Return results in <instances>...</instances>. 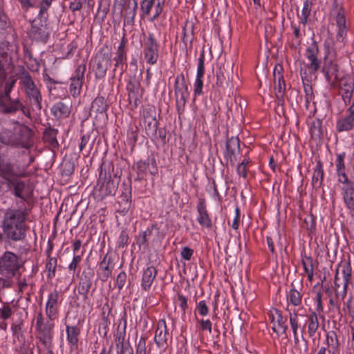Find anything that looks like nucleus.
Returning a JSON list of instances; mask_svg holds the SVG:
<instances>
[{
    "label": "nucleus",
    "mask_w": 354,
    "mask_h": 354,
    "mask_svg": "<svg viewBox=\"0 0 354 354\" xmlns=\"http://www.w3.org/2000/svg\"><path fill=\"white\" fill-rule=\"evenodd\" d=\"M107 109L108 104L104 97L98 96L92 102L90 114L95 115V117L100 115L102 118H106Z\"/></svg>",
    "instance_id": "obj_18"
},
{
    "label": "nucleus",
    "mask_w": 354,
    "mask_h": 354,
    "mask_svg": "<svg viewBox=\"0 0 354 354\" xmlns=\"http://www.w3.org/2000/svg\"><path fill=\"white\" fill-rule=\"evenodd\" d=\"M289 317H290V326H291V328H292V330L293 332V335H294V340H295V344H297L299 341V338L297 336V330H298V328L299 327V321H298V315L295 311L293 313H290Z\"/></svg>",
    "instance_id": "obj_44"
},
{
    "label": "nucleus",
    "mask_w": 354,
    "mask_h": 354,
    "mask_svg": "<svg viewBox=\"0 0 354 354\" xmlns=\"http://www.w3.org/2000/svg\"><path fill=\"white\" fill-rule=\"evenodd\" d=\"M156 111L154 107H149L143 111V122L146 133L149 136L156 135L158 121Z\"/></svg>",
    "instance_id": "obj_8"
},
{
    "label": "nucleus",
    "mask_w": 354,
    "mask_h": 354,
    "mask_svg": "<svg viewBox=\"0 0 354 354\" xmlns=\"http://www.w3.org/2000/svg\"><path fill=\"white\" fill-rule=\"evenodd\" d=\"M54 328V324L50 319L46 322H44L39 326H36V330H53Z\"/></svg>",
    "instance_id": "obj_61"
},
{
    "label": "nucleus",
    "mask_w": 354,
    "mask_h": 354,
    "mask_svg": "<svg viewBox=\"0 0 354 354\" xmlns=\"http://www.w3.org/2000/svg\"><path fill=\"white\" fill-rule=\"evenodd\" d=\"M13 185V192L14 194L19 198H25V195L24 194V191L25 189V184L22 181L16 180L12 183Z\"/></svg>",
    "instance_id": "obj_49"
},
{
    "label": "nucleus",
    "mask_w": 354,
    "mask_h": 354,
    "mask_svg": "<svg viewBox=\"0 0 354 354\" xmlns=\"http://www.w3.org/2000/svg\"><path fill=\"white\" fill-rule=\"evenodd\" d=\"M137 7V1L131 0L130 3H127L125 7L120 9L121 14L124 17L128 22L133 21L136 17Z\"/></svg>",
    "instance_id": "obj_29"
},
{
    "label": "nucleus",
    "mask_w": 354,
    "mask_h": 354,
    "mask_svg": "<svg viewBox=\"0 0 354 354\" xmlns=\"http://www.w3.org/2000/svg\"><path fill=\"white\" fill-rule=\"evenodd\" d=\"M343 198L347 207L354 212V188H344L343 190Z\"/></svg>",
    "instance_id": "obj_39"
},
{
    "label": "nucleus",
    "mask_w": 354,
    "mask_h": 354,
    "mask_svg": "<svg viewBox=\"0 0 354 354\" xmlns=\"http://www.w3.org/2000/svg\"><path fill=\"white\" fill-rule=\"evenodd\" d=\"M145 59L148 64L156 63L158 57V44L152 34H149L145 47Z\"/></svg>",
    "instance_id": "obj_11"
},
{
    "label": "nucleus",
    "mask_w": 354,
    "mask_h": 354,
    "mask_svg": "<svg viewBox=\"0 0 354 354\" xmlns=\"http://www.w3.org/2000/svg\"><path fill=\"white\" fill-rule=\"evenodd\" d=\"M16 80L12 78H10L7 80L6 85H5V97L6 100H10V93L11 90L12 89Z\"/></svg>",
    "instance_id": "obj_59"
},
{
    "label": "nucleus",
    "mask_w": 354,
    "mask_h": 354,
    "mask_svg": "<svg viewBox=\"0 0 354 354\" xmlns=\"http://www.w3.org/2000/svg\"><path fill=\"white\" fill-rule=\"evenodd\" d=\"M127 281V274L124 272L118 274L116 279V286L119 290H121L125 285Z\"/></svg>",
    "instance_id": "obj_64"
},
{
    "label": "nucleus",
    "mask_w": 354,
    "mask_h": 354,
    "mask_svg": "<svg viewBox=\"0 0 354 354\" xmlns=\"http://www.w3.org/2000/svg\"><path fill=\"white\" fill-rule=\"evenodd\" d=\"M21 266L18 257L11 252H6L0 258V274L8 278L14 277Z\"/></svg>",
    "instance_id": "obj_6"
},
{
    "label": "nucleus",
    "mask_w": 354,
    "mask_h": 354,
    "mask_svg": "<svg viewBox=\"0 0 354 354\" xmlns=\"http://www.w3.org/2000/svg\"><path fill=\"white\" fill-rule=\"evenodd\" d=\"M312 1L310 0H306L304 2V6L301 11V23L305 26L308 22V16L310 14L311 9H312Z\"/></svg>",
    "instance_id": "obj_47"
},
{
    "label": "nucleus",
    "mask_w": 354,
    "mask_h": 354,
    "mask_svg": "<svg viewBox=\"0 0 354 354\" xmlns=\"http://www.w3.org/2000/svg\"><path fill=\"white\" fill-rule=\"evenodd\" d=\"M80 333V329L76 326H66L67 340L71 346H76L77 345Z\"/></svg>",
    "instance_id": "obj_36"
},
{
    "label": "nucleus",
    "mask_w": 354,
    "mask_h": 354,
    "mask_svg": "<svg viewBox=\"0 0 354 354\" xmlns=\"http://www.w3.org/2000/svg\"><path fill=\"white\" fill-rule=\"evenodd\" d=\"M169 330L165 319H160L157 323L154 341L159 348H166L169 337Z\"/></svg>",
    "instance_id": "obj_12"
},
{
    "label": "nucleus",
    "mask_w": 354,
    "mask_h": 354,
    "mask_svg": "<svg viewBox=\"0 0 354 354\" xmlns=\"http://www.w3.org/2000/svg\"><path fill=\"white\" fill-rule=\"evenodd\" d=\"M12 315V308L8 304H4L3 307L0 308V317L3 319H8Z\"/></svg>",
    "instance_id": "obj_57"
},
{
    "label": "nucleus",
    "mask_w": 354,
    "mask_h": 354,
    "mask_svg": "<svg viewBox=\"0 0 354 354\" xmlns=\"http://www.w3.org/2000/svg\"><path fill=\"white\" fill-rule=\"evenodd\" d=\"M306 80H303L304 88L305 91L306 106L307 109L315 108V102H314V94L312 86Z\"/></svg>",
    "instance_id": "obj_34"
},
{
    "label": "nucleus",
    "mask_w": 354,
    "mask_h": 354,
    "mask_svg": "<svg viewBox=\"0 0 354 354\" xmlns=\"http://www.w3.org/2000/svg\"><path fill=\"white\" fill-rule=\"evenodd\" d=\"M153 230H159L157 225H153L150 228H148L145 231L140 233L137 240L138 244L140 245L146 244L148 241L147 237L151 234Z\"/></svg>",
    "instance_id": "obj_48"
},
{
    "label": "nucleus",
    "mask_w": 354,
    "mask_h": 354,
    "mask_svg": "<svg viewBox=\"0 0 354 354\" xmlns=\"http://www.w3.org/2000/svg\"><path fill=\"white\" fill-rule=\"evenodd\" d=\"M8 103H6L3 101H0V111L3 113L10 114L14 113L18 110H21V111L25 113L26 107L24 106L19 99L16 100H7Z\"/></svg>",
    "instance_id": "obj_19"
},
{
    "label": "nucleus",
    "mask_w": 354,
    "mask_h": 354,
    "mask_svg": "<svg viewBox=\"0 0 354 354\" xmlns=\"http://www.w3.org/2000/svg\"><path fill=\"white\" fill-rule=\"evenodd\" d=\"M308 333L310 337L315 335L319 326L318 317L315 312H311L307 315Z\"/></svg>",
    "instance_id": "obj_31"
},
{
    "label": "nucleus",
    "mask_w": 354,
    "mask_h": 354,
    "mask_svg": "<svg viewBox=\"0 0 354 354\" xmlns=\"http://www.w3.org/2000/svg\"><path fill=\"white\" fill-rule=\"evenodd\" d=\"M204 53H202L198 58V68H197V77H203L205 73V65H204Z\"/></svg>",
    "instance_id": "obj_54"
},
{
    "label": "nucleus",
    "mask_w": 354,
    "mask_h": 354,
    "mask_svg": "<svg viewBox=\"0 0 354 354\" xmlns=\"http://www.w3.org/2000/svg\"><path fill=\"white\" fill-rule=\"evenodd\" d=\"M15 132L3 129L0 132V142L8 145H15L16 143Z\"/></svg>",
    "instance_id": "obj_37"
},
{
    "label": "nucleus",
    "mask_w": 354,
    "mask_h": 354,
    "mask_svg": "<svg viewBox=\"0 0 354 354\" xmlns=\"http://www.w3.org/2000/svg\"><path fill=\"white\" fill-rule=\"evenodd\" d=\"M240 140L238 137H231L226 142V148L227 153L230 156V162H232V157L234 156L236 152H239L240 149L239 145Z\"/></svg>",
    "instance_id": "obj_32"
},
{
    "label": "nucleus",
    "mask_w": 354,
    "mask_h": 354,
    "mask_svg": "<svg viewBox=\"0 0 354 354\" xmlns=\"http://www.w3.org/2000/svg\"><path fill=\"white\" fill-rule=\"evenodd\" d=\"M113 167L109 165L102 164L95 189V194L97 198L103 199L108 196H113L118 189V178L116 174H112Z\"/></svg>",
    "instance_id": "obj_2"
},
{
    "label": "nucleus",
    "mask_w": 354,
    "mask_h": 354,
    "mask_svg": "<svg viewBox=\"0 0 354 354\" xmlns=\"http://www.w3.org/2000/svg\"><path fill=\"white\" fill-rule=\"evenodd\" d=\"M349 114L337 122V130L339 132L349 131L354 127V103L348 109Z\"/></svg>",
    "instance_id": "obj_22"
},
{
    "label": "nucleus",
    "mask_w": 354,
    "mask_h": 354,
    "mask_svg": "<svg viewBox=\"0 0 354 354\" xmlns=\"http://www.w3.org/2000/svg\"><path fill=\"white\" fill-rule=\"evenodd\" d=\"M280 235L279 233H274L270 236H267V243L268 248L272 253H274V242L279 239Z\"/></svg>",
    "instance_id": "obj_55"
},
{
    "label": "nucleus",
    "mask_w": 354,
    "mask_h": 354,
    "mask_svg": "<svg viewBox=\"0 0 354 354\" xmlns=\"http://www.w3.org/2000/svg\"><path fill=\"white\" fill-rule=\"evenodd\" d=\"M37 337L46 349H50L53 345V330H37Z\"/></svg>",
    "instance_id": "obj_35"
},
{
    "label": "nucleus",
    "mask_w": 354,
    "mask_h": 354,
    "mask_svg": "<svg viewBox=\"0 0 354 354\" xmlns=\"http://www.w3.org/2000/svg\"><path fill=\"white\" fill-rule=\"evenodd\" d=\"M310 133L313 138H319L323 133L322 121L313 120L310 124Z\"/></svg>",
    "instance_id": "obj_41"
},
{
    "label": "nucleus",
    "mask_w": 354,
    "mask_h": 354,
    "mask_svg": "<svg viewBox=\"0 0 354 354\" xmlns=\"http://www.w3.org/2000/svg\"><path fill=\"white\" fill-rule=\"evenodd\" d=\"M53 0H42L39 10L41 17L48 18L47 10Z\"/></svg>",
    "instance_id": "obj_56"
},
{
    "label": "nucleus",
    "mask_w": 354,
    "mask_h": 354,
    "mask_svg": "<svg viewBox=\"0 0 354 354\" xmlns=\"http://www.w3.org/2000/svg\"><path fill=\"white\" fill-rule=\"evenodd\" d=\"M200 324V329L202 330H208L209 333H212V322L209 319H201L198 321Z\"/></svg>",
    "instance_id": "obj_63"
},
{
    "label": "nucleus",
    "mask_w": 354,
    "mask_h": 354,
    "mask_svg": "<svg viewBox=\"0 0 354 354\" xmlns=\"http://www.w3.org/2000/svg\"><path fill=\"white\" fill-rule=\"evenodd\" d=\"M124 334L120 333L115 339L117 348L120 349V354H124V351L127 350V346H124Z\"/></svg>",
    "instance_id": "obj_58"
},
{
    "label": "nucleus",
    "mask_w": 354,
    "mask_h": 354,
    "mask_svg": "<svg viewBox=\"0 0 354 354\" xmlns=\"http://www.w3.org/2000/svg\"><path fill=\"white\" fill-rule=\"evenodd\" d=\"M24 174V171L16 170L10 162L0 160V175L5 179L9 180L12 177L22 176Z\"/></svg>",
    "instance_id": "obj_23"
},
{
    "label": "nucleus",
    "mask_w": 354,
    "mask_h": 354,
    "mask_svg": "<svg viewBox=\"0 0 354 354\" xmlns=\"http://www.w3.org/2000/svg\"><path fill=\"white\" fill-rule=\"evenodd\" d=\"M84 67L80 66L77 68V76L71 78L70 93L73 97H76L80 93L84 78Z\"/></svg>",
    "instance_id": "obj_20"
},
{
    "label": "nucleus",
    "mask_w": 354,
    "mask_h": 354,
    "mask_svg": "<svg viewBox=\"0 0 354 354\" xmlns=\"http://www.w3.org/2000/svg\"><path fill=\"white\" fill-rule=\"evenodd\" d=\"M93 276V272H84L80 277L78 286V292L83 295L84 298L86 297L91 287Z\"/></svg>",
    "instance_id": "obj_25"
},
{
    "label": "nucleus",
    "mask_w": 354,
    "mask_h": 354,
    "mask_svg": "<svg viewBox=\"0 0 354 354\" xmlns=\"http://www.w3.org/2000/svg\"><path fill=\"white\" fill-rule=\"evenodd\" d=\"M322 71L328 82L333 84L341 77L337 65L332 60L325 61Z\"/></svg>",
    "instance_id": "obj_17"
},
{
    "label": "nucleus",
    "mask_w": 354,
    "mask_h": 354,
    "mask_svg": "<svg viewBox=\"0 0 354 354\" xmlns=\"http://www.w3.org/2000/svg\"><path fill=\"white\" fill-rule=\"evenodd\" d=\"M326 342L328 346L332 347L333 349H335L338 346V342L337 335L334 332L327 334L326 335Z\"/></svg>",
    "instance_id": "obj_53"
},
{
    "label": "nucleus",
    "mask_w": 354,
    "mask_h": 354,
    "mask_svg": "<svg viewBox=\"0 0 354 354\" xmlns=\"http://www.w3.org/2000/svg\"><path fill=\"white\" fill-rule=\"evenodd\" d=\"M335 83L338 84L339 93L345 104H349L353 96L354 88L353 78L348 75L342 76Z\"/></svg>",
    "instance_id": "obj_9"
},
{
    "label": "nucleus",
    "mask_w": 354,
    "mask_h": 354,
    "mask_svg": "<svg viewBox=\"0 0 354 354\" xmlns=\"http://www.w3.org/2000/svg\"><path fill=\"white\" fill-rule=\"evenodd\" d=\"M196 310L201 316H206L209 313V308L204 300L198 302Z\"/></svg>",
    "instance_id": "obj_60"
},
{
    "label": "nucleus",
    "mask_w": 354,
    "mask_h": 354,
    "mask_svg": "<svg viewBox=\"0 0 354 354\" xmlns=\"http://www.w3.org/2000/svg\"><path fill=\"white\" fill-rule=\"evenodd\" d=\"M335 299L337 302L338 301H343L345 298L347 292V282L343 281H335Z\"/></svg>",
    "instance_id": "obj_33"
},
{
    "label": "nucleus",
    "mask_w": 354,
    "mask_h": 354,
    "mask_svg": "<svg viewBox=\"0 0 354 354\" xmlns=\"http://www.w3.org/2000/svg\"><path fill=\"white\" fill-rule=\"evenodd\" d=\"M27 213L24 210L8 209L5 212L2 221V229L6 236L14 241L25 239L27 227Z\"/></svg>",
    "instance_id": "obj_1"
},
{
    "label": "nucleus",
    "mask_w": 354,
    "mask_h": 354,
    "mask_svg": "<svg viewBox=\"0 0 354 354\" xmlns=\"http://www.w3.org/2000/svg\"><path fill=\"white\" fill-rule=\"evenodd\" d=\"M51 251V248H49L46 253L48 254V260L46 265V269L48 271V278L52 279L55 276V270L57 263V258L55 257H50V253Z\"/></svg>",
    "instance_id": "obj_38"
},
{
    "label": "nucleus",
    "mask_w": 354,
    "mask_h": 354,
    "mask_svg": "<svg viewBox=\"0 0 354 354\" xmlns=\"http://www.w3.org/2000/svg\"><path fill=\"white\" fill-rule=\"evenodd\" d=\"M289 299L290 301L294 306H299L301 302V294L292 288L289 292Z\"/></svg>",
    "instance_id": "obj_51"
},
{
    "label": "nucleus",
    "mask_w": 354,
    "mask_h": 354,
    "mask_svg": "<svg viewBox=\"0 0 354 354\" xmlns=\"http://www.w3.org/2000/svg\"><path fill=\"white\" fill-rule=\"evenodd\" d=\"M19 81L30 102L40 110L41 109L42 97L39 89L35 84L30 74L27 72L22 73L19 77Z\"/></svg>",
    "instance_id": "obj_5"
},
{
    "label": "nucleus",
    "mask_w": 354,
    "mask_h": 354,
    "mask_svg": "<svg viewBox=\"0 0 354 354\" xmlns=\"http://www.w3.org/2000/svg\"><path fill=\"white\" fill-rule=\"evenodd\" d=\"M95 73L98 77H103L111 64V56L109 53H100L95 57Z\"/></svg>",
    "instance_id": "obj_15"
},
{
    "label": "nucleus",
    "mask_w": 354,
    "mask_h": 354,
    "mask_svg": "<svg viewBox=\"0 0 354 354\" xmlns=\"http://www.w3.org/2000/svg\"><path fill=\"white\" fill-rule=\"evenodd\" d=\"M157 274L156 269L153 266L147 267L143 272L141 287L145 290H148L151 286Z\"/></svg>",
    "instance_id": "obj_28"
},
{
    "label": "nucleus",
    "mask_w": 354,
    "mask_h": 354,
    "mask_svg": "<svg viewBox=\"0 0 354 354\" xmlns=\"http://www.w3.org/2000/svg\"><path fill=\"white\" fill-rule=\"evenodd\" d=\"M282 66L281 65H277L274 69V89L276 91V95L277 97L282 95V93L285 89V82L283 77L281 74Z\"/></svg>",
    "instance_id": "obj_27"
},
{
    "label": "nucleus",
    "mask_w": 354,
    "mask_h": 354,
    "mask_svg": "<svg viewBox=\"0 0 354 354\" xmlns=\"http://www.w3.org/2000/svg\"><path fill=\"white\" fill-rule=\"evenodd\" d=\"M324 176V171L322 165L317 164V167L314 170L313 175L312 184L314 187H319L321 184Z\"/></svg>",
    "instance_id": "obj_46"
},
{
    "label": "nucleus",
    "mask_w": 354,
    "mask_h": 354,
    "mask_svg": "<svg viewBox=\"0 0 354 354\" xmlns=\"http://www.w3.org/2000/svg\"><path fill=\"white\" fill-rule=\"evenodd\" d=\"M336 22L339 28L338 37L343 39L346 35V18L343 13L340 12L337 13Z\"/></svg>",
    "instance_id": "obj_45"
},
{
    "label": "nucleus",
    "mask_w": 354,
    "mask_h": 354,
    "mask_svg": "<svg viewBox=\"0 0 354 354\" xmlns=\"http://www.w3.org/2000/svg\"><path fill=\"white\" fill-rule=\"evenodd\" d=\"M196 209L198 212L197 221L198 223L204 227L208 229L212 228V221L207 212L206 203L204 198L199 199Z\"/></svg>",
    "instance_id": "obj_14"
},
{
    "label": "nucleus",
    "mask_w": 354,
    "mask_h": 354,
    "mask_svg": "<svg viewBox=\"0 0 354 354\" xmlns=\"http://www.w3.org/2000/svg\"><path fill=\"white\" fill-rule=\"evenodd\" d=\"M113 267L112 263L109 259L106 261V257L100 262L98 274L103 281H106L111 276Z\"/></svg>",
    "instance_id": "obj_30"
},
{
    "label": "nucleus",
    "mask_w": 354,
    "mask_h": 354,
    "mask_svg": "<svg viewBox=\"0 0 354 354\" xmlns=\"http://www.w3.org/2000/svg\"><path fill=\"white\" fill-rule=\"evenodd\" d=\"M287 326L285 324V322L283 321L282 317L279 315L277 317V324H274L272 327V330L278 335L284 334L286 331Z\"/></svg>",
    "instance_id": "obj_50"
},
{
    "label": "nucleus",
    "mask_w": 354,
    "mask_h": 354,
    "mask_svg": "<svg viewBox=\"0 0 354 354\" xmlns=\"http://www.w3.org/2000/svg\"><path fill=\"white\" fill-rule=\"evenodd\" d=\"M319 52L318 46L315 41H313L306 50V57L310 61L308 65L304 64L300 67V75L302 80H306L310 82L312 76H315L316 72L320 67V61L317 59Z\"/></svg>",
    "instance_id": "obj_3"
},
{
    "label": "nucleus",
    "mask_w": 354,
    "mask_h": 354,
    "mask_svg": "<svg viewBox=\"0 0 354 354\" xmlns=\"http://www.w3.org/2000/svg\"><path fill=\"white\" fill-rule=\"evenodd\" d=\"M302 266L305 273L310 281H312L314 277V269L313 259L310 257H305L301 260Z\"/></svg>",
    "instance_id": "obj_40"
},
{
    "label": "nucleus",
    "mask_w": 354,
    "mask_h": 354,
    "mask_svg": "<svg viewBox=\"0 0 354 354\" xmlns=\"http://www.w3.org/2000/svg\"><path fill=\"white\" fill-rule=\"evenodd\" d=\"M165 0H143L141 2V10L145 15H149L153 7L155 6V14L153 19L157 18L162 11Z\"/></svg>",
    "instance_id": "obj_16"
},
{
    "label": "nucleus",
    "mask_w": 354,
    "mask_h": 354,
    "mask_svg": "<svg viewBox=\"0 0 354 354\" xmlns=\"http://www.w3.org/2000/svg\"><path fill=\"white\" fill-rule=\"evenodd\" d=\"M58 299L59 292L57 290H54L49 294L46 306L57 307Z\"/></svg>",
    "instance_id": "obj_52"
},
{
    "label": "nucleus",
    "mask_w": 354,
    "mask_h": 354,
    "mask_svg": "<svg viewBox=\"0 0 354 354\" xmlns=\"http://www.w3.org/2000/svg\"><path fill=\"white\" fill-rule=\"evenodd\" d=\"M127 90L130 101L133 100L136 103L142 93L139 79L136 76L131 77L127 85Z\"/></svg>",
    "instance_id": "obj_21"
},
{
    "label": "nucleus",
    "mask_w": 354,
    "mask_h": 354,
    "mask_svg": "<svg viewBox=\"0 0 354 354\" xmlns=\"http://www.w3.org/2000/svg\"><path fill=\"white\" fill-rule=\"evenodd\" d=\"M32 137V130L25 125H21L15 129V145H20L24 148H29L31 145Z\"/></svg>",
    "instance_id": "obj_13"
},
{
    "label": "nucleus",
    "mask_w": 354,
    "mask_h": 354,
    "mask_svg": "<svg viewBox=\"0 0 354 354\" xmlns=\"http://www.w3.org/2000/svg\"><path fill=\"white\" fill-rule=\"evenodd\" d=\"M131 201L130 196L127 194L122 195L120 197L118 202V207L117 211L122 214H125L131 207Z\"/></svg>",
    "instance_id": "obj_42"
},
{
    "label": "nucleus",
    "mask_w": 354,
    "mask_h": 354,
    "mask_svg": "<svg viewBox=\"0 0 354 354\" xmlns=\"http://www.w3.org/2000/svg\"><path fill=\"white\" fill-rule=\"evenodd\" d=\"M351 278V267L350 263L344 262L338 265L336 269L335 281H343L348 283Z\"/></svg>",
    "instance_id": "obj_26"
},
{
    "label": "nucleus",
    "mask_w": 354,
    "mask_h": 354,
    "mask_svg": "<svg viewBox=\"0 0 354 354\" xmlns=\"http://www.w3.org/2000/svg\"><path fill=\"white\" fill-rule=\"evenodd\" d=\"M71 105L69 102H59L51 108L53 115L57 119L65 118L69 116Z\"/></svg>",
    "instance_id": "obj_24"
},
{
    "label": "nucleus",
    "mask_w": 354,
    "mask_h": 354,
    "mask_svg": "<svg viewBox=\"0 0 354 354\" xmlns=\"http://www.w3.org/2000/svg\"><path fill=\"white\" fill-rule=\"evenodd\" d=\"M46 20L47 18L41 17L39 12L38 17L32 21L30 35L34 39L42 41L47 39L48 32L47 31Z\"/></svg>",
    "instance_id": "obj_7"
},
{
    "label": "nucleus",
    "mask_w": 354,
    "mask_h": 354,
    "mask_svg": "<svg viewBox=\"0 0 354 354\" xmlns=\"http://www.w3.org/2000/svg\"><path fill=\"white\" fill-rule=\"evenodd\" d=\"M126 52H116V56L114 57V61L115 62L114 71L119 70L120 75L125 71L124 62L126 60Z\"/></svg>",
    "instance_id": "obj_43"
},
{
    "label": "nucleus",
    "mask_w": 354,
    "mask_h": 354,
    "mask_svg": "<svg viewBox=\"0 0 354 354\" xmlns=\"http://www.w3.org/2000/svg\"><path fill=\"white\" fill-rule=\"evenodd\" d=\"M57 313V307L46 306V314L50 321L56 319Z\"/></svg>",
    "instance_id": "obj_62"
},
{
    "label": "nucleus",
    "mask_w": 354,
    "mask_h": 354,
    "mask_svg": "<svg viewBox=\"0 0 354 354\" xmlns=\"http://www.w3.org/2000/svg\"><path fill=\"white\" fill-rule=\"evenodd\" d=\"M216 70V85L224 91H230L234 85L233 77V63L231 61L220 60Z\"/></svg>",
    "instance_id": "obj_4"
},
{
    "label": "nucleus",
    "mask_w": 354,
    "mask_h": 354,
    "mask_svg": "<svg viewBox=\"0 0 354 354\" xmlns=\"http://www.w3.org/2000/svg\"><path fill=\"white\" fill-rule=\"evenodd\" d=\"M174 88L177 108L179 110L180 105L185 106L189 96L187 85L183 74H180L176 77Z\"/></svg>",
    "instance_id": "obj_10"
}]
</instances>
